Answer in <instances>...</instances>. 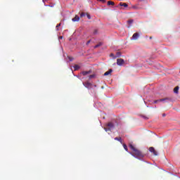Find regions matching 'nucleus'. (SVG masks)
<instances>
[{
	"instance_id": "22",
	"label": "nucleus",
	"mask_w": 180,
	"mask_h": 180,
	"mask_svg": "<svg viewBox=\"0 0 180 180\" xmlns=\"http://www.w3.org/2000/svg\"><path fill=\"white\" fill-rule=\"evenodd\" d=\"M60 26H61V24H58L57 25H56V29L58 30V27H60Z\"/></svg>"
},
{
	"instance_id": "30",
	"label": "nucleus",
	"mask_w": 180,
	"mask_h": 180,
	"mask_svg": "<svg viewBox=\"0 0 180 180\" xmlns=\"http://www.w3.org/2000/svg\"><path fill=\"white\" fill-rule=\"evenodd\" d=\"M165 116H167V115H166L165 113H163V114H162V117H165Z\"/></svg>"
},
{
	"instance_id": "21",
	"label": "nucleus",
	"mask_w": 180,
	"mask_h": 180,
	"mask_svg": "<svg viewBox=\"0 0 180 180\" xmlns=\"http://www.w3.org/2000/svg\"><path fill=\"white\" fill-rule=\"evenodd\" d=\"M83 16H85V13H82L80 14V17H81V18H83Z\"/></svg>"
},
{
	"instance_id": "18",
	"label": "nucleus",
	"mask_w": 180,
	"mask_h": 180,
	"mask_svg": "<svg viewBox=\"0 0 180 180\" xmlns=\"http://www.w3.org/2000/svg\"><path fill=\"white\" fill-rule=\"evenodd\" d=\"M100 1V2H102V4H106V0H97Z\"/></svg>"
},
{
	"instance_id": "10",
	"label": "nucleus",
	"mask_w": 180,
	"mask_h": 180,
	"mask_svg": "<svg viewBox=\"0 0 180 180\" xmlns=\"http://www.w3.org/2000/svg\"><path fill=\"white\" fill-rule=\"evenodd\" d=\"M120 6H124V8H127V6H129L126 3L121 2V3H120Z\"/></svg>"
},
{
	"instance_id": "11",
	"label": "nucleus",
	"mask_w": 180,
	"mask_h": 180,
	"mask_svg": "<svg viewBox=\"0 0 180 180\" xmlns=\"http://www.w3.org/2000/svg\"><path fill=\"white\" fill-rule=\"evenodd\" d=\"M121 56H122V53L121 52H117L116 56H115V57H114V58H117L121 57Z\"/></svg>"
},
{
	"instance_id": "19",
	"label": "nucleus",
	"mask_w": 180,
	"mask_h": 180,
	"mask_svg": "<svg viewBox=\"0 0 180 180\" xmlns=\"http://www.w3.org/2000/svg\"><path fill=\"white\" fill-rule=\"evenodd\" d=\"M127 22H128V23H129V25H131V23H133L134 20H128Z\"/></svg>"
},
{
	"instance_id": "4",
	"label": "nucleus",
	"mask_w": 180,
	"mask_h": 180,
	"mask_svg": "<svg viewBox=\"0 0 180 180\" xmlns=\"http://www.w3.org/2000/svg\"><path fill=\"white\" fill-rule=\"evenodd\" d=\"M117 64L120 66L123 65V64H124V60L122 58L117 59Z\"/></svg>"
},
{
	"instance_id": "3",
	"label": "nucleus",
	"mask_w": 180,
	"mask_h": 180,
	"mask_svg": "<svg viewBox=\"0 0 180 180\" xmlns=\"http://www.w3.org/2000/svg\"><path fill=\"white\" fill-rule=\"evenodd\" d=\"M169 101H171V98H161L159 100H155L154 103H158V102H169Z\"/></svg>"
},
{
	"instance_id": "5",
	"label": "nucleus",
	"mask_w": 180,
	"mask_h": 180,
	"mask_svg": "<svg viewBox=\"0 0 180 180\" xmlns=\"http://www.w3.org/2000/svg\"><path fill=\"white\" fill-rule=\"evenodd\" d=\"M149 151L150 153H153V155H158V153H157V150L154 148V147H150Z\"/></svg>"
},
{
	"instance_id": "23",
	"label": "nucleus",
	"mask_w": 180,
	"mask_h": 180,
	"mask_svg": "<svg viewBox=\"0 0 180 180\" xmlns=\"http://www.w3.org/2000/svg\"><path fill=\"white\" fill-rule=\"evenodd\" d=\"M105 131H110V128H104Z\"/></svg>"
},
{
	"instance_id": "20",
	"label": "nucleus",
	"mask_w": 180,
	"mask_h": 180,
	"mask_svg": "<svg viewBox=\"0 0 180 180\" xmlns=\"http://www.w3.org/2000/svg\"><path fill=\"white\" fill-rule=\"evenodd\" d=\"M123 147H124V150H126V151H127V146H126V144H124L123 145Z\"/></svg>"
},
{
	"instance_id": "9",
	"label": "nucleus",
	"mask_w": 180,
	"mask_h": 180,
	"mask_svg": "<svg viewBox=\"0 0 180 180\" xmlns=\"http://www.w3.org/2000/svg\"><path fill=\"white\" fill-rule=\"evenodd\" d=\"M107 5H108V6H110V5H111L112 6H115V2L112 1H108V3H107Z\"/></svg>"
},
{
	"instance_id": "16",
	"label": "nucleus",
	"mask_w": 180,
	"mask_h": 180,
	"mask_svg": "<svg viewBox=\"0 0 180 180\" xmlns=\"http://www.w3.org/2000/svg\"><path fill=\"white\" fill-rule=\"evenodd\" d=\"M108 127H110V129H112V127H113V123L110 122L108 124Z\"/></svg>"
},
{
	"instance_id": "15",
	"label": "nucleus",
	"mask_w": 180,
	"mask_h": 180,
	"mask_svg": "<svg viewBox=\"0 0 180 180\" xmlns=\"http://www.w3.org/2000/svg\"><path fill=\"white\" fill-rule=\"evenodd\" d=\"M74 69H75V71H77V70H79V65H75V67H74Z\"/></svg>"
},
{
	"instance_id": "31",
	"label": "nucleus",
	"mask_w": 180,
	"mask_h": 180,
	"mask_svg": "<svg viewBox=\"0 0 180 180\" xmlns=\"http://www.w3.org/2000/svg\"><path fill=\"white\" fill-rule=\"evenodd\" d=\"M150 39H153V37H150Z\"/></svg>"
},
{
	"instance_id": "29",
	"label": "nucleus",
	"mask_w": 180,
	"mask_h": 180,
	"mask_svg": "<svg viewBox=\"0 0 180 180\" xmlns=\"http://www.w3.org/2000/svg\"><path fill=\"white\" fill-rule=\"evenodd\" d=\"M89 43H91V40H89V41L86 42V45L88 46V44H89Z\"/></svg>"
},
{
	"instance_id": "26",
	"label": "nucleus",
	"mask_w": 180,
	"mask_h": 180,
	"mask_svg": "<svg viewBox=\"0 0 180 180\" xmlns=\"http://www.w3.org/2000/svg\"><path fill=\"white\" fill-rule=\"evenodd\" d=\"M94 77H95L94 75H91L89 76V78H94Z\"/></svg>"
},
{
	"instance_id": "13",
	"label": "nucleus",
	"mask_w": 180,
	"mask_h": 180,
	"mask_svg": "<svg viewBox=\"0 0 180 180\" xmlns=\"http://www.w3.org/2000/svg\"><path fill=\"white\" fill-rule=\"evenodd\" d=\"M178 91H179V86H176V87L174 89V94H178Z\"/></svg>"
},
{
	"instance_id": "1",
	"label": "nucleus",
	"mask_w": 180,
	"mask_h": 180,
	"mask_svg": "<svg viewBox=\"0 0 180 180\" xmlns=\"http://www.w3.org/2000/svg\"><path fill=\"white\" fill-rule=\"evenodd\" d=\"M129 148H131V150H132L131 155H132L133 157H135V158L141 160V158L144 157V155H143L141 151L136 148L133 145H129Z\"/></svg>"
},
{
	"instance_id": "8",
	"label": "nucleus",
	"mask_w": 180,
	"mask_h": 180,
	"mask_svg": "<svg viewBox=\"0 0 180 180\" xmlns=\"http://www.w3.org/2000/svg\"><path fill=\"white\" fill-rule=\"evenodd\" d=\"M72 22H79V17L78 15H75V18L72 19Z\"/></svg>"
},
{
	"instance_id": "24",
	"label": "nucleus",
	"mask_w": 180,
	"mask_h": 180,
	"mask_svg": "<svg viewBox=\"0 0 180 180\" xmlns=\"http://www.w3.org/2000/svg\"><path fill=\"white\" fill-rule=\"evenodd\" d=\"M98 33V30H95L94 31V34H96Z\"/></svg>"
},
{
	"instance_id": "28",
	"label": "nucleus",
	"mask_w": 180,
	"mask_h": 180,
	"mask_svg": "<svg viewBox=\"0 0 180 180\" xmlns=\"http://www.w3.org/2000/svg\"><path fill=\"white\" fill-rule=\"evenodd\" d=\"M88 19H91V15L89 14H87Z\"/></svg>"
},
{
	"instance_id": "14",
	"label": "nucleus",
	"mask_w": 180,
	"mask_h": 180,
	"mask_svg": "<svg viewBox=\"0 0 180 180\" xmlns=\"http://www.w3.org/2000/svg\"><path fill=\"white\" fill-rule=\"evenodd\" d=\"M115 140H116L117 141H120V143H122V138L120 137H115Z\"/></svg>"
},
{
	"instance_id": "2",
	"label": "nucleus",
	"mask_w": 180,
	"mask_h": 180,
	"mask_svg": "<svg viewBox=\"0 0 180 180\" xmlns=\"http://www.w3.org/2000/svg\"><path fill=\"white\" fill-rule=\"evenodd\" d=\"M83 85L85 86V88H87V89H91V88L94 86V85L89 82H83Z\"/></svg>"
},
{
	"instance_id": "17",
	"label": "nucleus",
	"mask_w": 180,
	"mask_h": 180,
	"mask_svg": "<svg viewBox=\"0 0 180 180\" xmlns=\"http://www.w3.org/2000/svg\"><path fill=\"white\" fill-rule=\"evenodd\" d=\"M82 74H83V75H88V74H89V72L84 71V72H82Z\"/></svg>"
},
{
	"instance_id": "7",
	"label": "nucleus",
	"mask_w": 180,
	"mask_h": 180,
	"mask_svg": "<svg viewBox=\"0 0 180 180\" xmlns=\"http://www.w3.org/2000/svg\"><path fill=\"white\" fill-rule=\"evenodd\" d=\"M112 72H113V70L112 69H110L108 71H107L104 73V76L106 77L108 75H110V74H112Z\"/></svg>"
},
{
	"instance_id": "27",
	"label": "nucleus",
	"mask_w": 180,
	"mask_h": 180,
	"mask_svg": "<svg viewBox=\"0 0 180 180\" xmlns=\"http://www.w3.org/2000/svg\"><path fill=\"white\" fill-rule=\"evenodd\" d=\"M69 60H70V61H72V60H74V58H72V57H69Z\"/></svg>"
},
{
	"instance_id": "6",
	"label": "nucleus",
	"mask_w": 180,
	"mask_h": 180,
	"mask_svg": "<svg viewBox=\"0 0 180 180\" xmlns=\"http://www.w3.org/2000/svg\"><path fill=\"white\" fill-rule=\"evenodd\" d=\"M139 37H140V34H139V32H136L133 34L131 37V40H137V39H139Z\"/></svg>"
},
{
	"instance_id": "25",
	"label": "nucleus",
	"mask_w": 180,
	"mask_h": 180,
	"mask_svg": "<svg viewBox=\"0 0 180 180\" xmlns=\"http://www.w3.org/2000/svg\"><path fill=\"white\" fill-rule=\"evenodd\" d=\"M110 56L113 57V58H115V57H116V56H115V55L113 53H110Z\"/></svg>"
},
{
	"instance_id": "12",
	"label": "nucleus",
	"mask_w": 180,
	"mask_h": 180,
	"mask_svg": "<svg viewBox=\"0 0 180 180\" xmlns=\"http://www.w3.org/2000/svg\"><path fill=\"white\" fill-rule=\"evenodd\" d=\"M103 43L99 42L98 44H96V45L94 46V49H98V47H101V46H103Z\"/></svg>"
}]
</instances>
